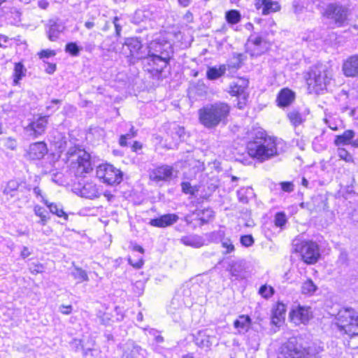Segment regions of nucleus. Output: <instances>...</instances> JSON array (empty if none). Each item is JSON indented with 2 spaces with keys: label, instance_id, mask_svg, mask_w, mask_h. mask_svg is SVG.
Wrapping results in <instances>:
<instances>
[{
  "label": "nucleus",
  "instance_id": "nucleus-1",
  "mask_svg": "<svg viewBox=\"0 0 358 358\" xmlns=\"http://www.w3.org/2000/svg\"><path fill=\"white\" fill-rule=\"evenodd\" d=\"M248 155L263 162L278 155L275 139L267 136L265 131H257L253 139L248 143Z\"/></svg>",
  "mask_w": 358,
  "mask_h": 358
},
{
  "label": "nucleus",
  "instance_id": "nucleus-2",
  "mask_svg": "<svg viewBox=\"0 0 358 358\" xmlns=\"http://www.w3.org/2000/svg\"><path fill=\"white\" fill-rule=\"evenodd\" d=\"M231 108L224 102L207 104L198 110L200 123L207 129H214L220 123H226Z\"/></svg>",
  "mask_w": 358,
  "mask_h": 358
},
{
  "label": "nucleus",
  "instance_id": "nucleus-3",
  "mask_svg": "<svg viewBox=\"0 0 358 358\" xmlns=\"http://www.w3.org/2000/svg\"><path fill=\"white\" fill-rule=\"evenodd\" d=\"M331 71L326 65L318 64L312 66L307 73L306 83L311 92L320 94L331 79Z\"/></svg>",
  "mask_w": 358,
  "mask_h": 358
},
{
  "label": "nucleus",
  "instance_id": "nucleus-4",
  "mask_svg": "<svg viewBox=\"0 0 358 358\" xmlns=\"http://www.w3.org/2000/svg\"><path fill=\"white\" fill-rule=\"evenodd\" d=\"M334 324L340 332L353 336L358 334V313L353 308H344L335 315Z\"/></svg>",
  "mask_w": 358,
  "mask_h": 358
},
{
  "label": "nucleus",
  "instance_id": "nucleus-5",
  "mask_svg": "<svg viewBox=\"0 0 358 358\" xmlns=\"http://www.w3.org/2000/svg\"><path fill=\"white\" fill-rule=\"evenodd\" d=\"M67 162L71 163L72 169H75L76 175L84 176L92 171L90 155L85 150L74 146L70 148L67 152Z\"/></svg>",
  "mask_w": 358,
  "mask_h": 358
},
{
  "label": "nucleus",
  "instance_id": "nucleus-6",
  "mask_svg": "<svg viewBox=\"0 0 358 358\" xmlns=\"http://www.w3.org/2000/svg\"><path fill=\"white\" fill-rule=\"evenodd\" d=\"M293 252L299 253L302 260L308 264L316 263L320 257L318 245L311 241H304L294 243L293 245Z\"/></svg>",
  "mask_w": 358,
  "mask_h": 358
},
{
  "label": "nucleus",
  "instance_id": "nucleus-7",
  "mask_svg": "<svg viewBox=\"0 0 358 358\" xmlns=\"http://www.w3.org/2000/svg\"><path fill=\"white\" fill-rule=\"evenodd\" d=\"M279 358H319L317 354H311L296 343L295 338H290L280 348Z\"/></svg>",
  "mask_w": 358,
  "mask_h": 358
},
{
  "label": "nucleus",
  "instance_id": "nucleus-8",
  "mask_svg": "<svg viewBox=\"0 0 358 358\" xmlns=\"http://www.w3.org/2000/svg\"><path fill=\"white\" fill-rule=\"evenodd\" d=\"M96 177L110 185L119 184L122 180V173L111 164H101L96 168Z\"/></svg>",
  "mask_w": 358,
  "mask_h": 358
},
{
  "label": "nucleus",
  "instance_id": "nucleus-9",
  "mask_svg": "<svg viewBox=\"0 0 358 358\" xmlns=\"http://www.w3.org/2000/svg\"><path fill=\"white\" fill-rule=\"evenodd\" d=\"M349 13L348 7L338 3H331L327 6L323 15L332 20L338 27H341L348 20Z\"/></svg>",
  "mask_w": 358,
  "mask_h": 358
},
{
  "label": "nucleus",
  "instance_id": "nucleus-10",
  "mask_svg": "<svg viewBox=\"0 0 358 358\" xmlns=\"http://www.w3.org/2000/svg\"><path fill=\"white\" fill-rule=\"evenodd\" d=\"M124 45L127 46L129 50L130 59H143L146 57L148 51L146 48L143 49L141 41L138 38H127Z\"/></svg>",
  "mask_w": 358,
  "mask_h": 358
},
{
  "label": "nucleus",
  "instance_id": "nucleus-11",
  "mask_svg": "<svg viewBox=\"0 0 358 358\" xmlns=\"http://www.w3.org/2000/svg\"><path fill=\"white\" fill-rule=\"evenodd\" d=\"M49 115H40L24 127L26 133L34 138L44 134L48 123Z\"/></svg>",
  "mask_w": 358,
  "mask_h": 358
},
{
  "label": "nucleus",
  "instance_id": "nucleus-12",
  "mask_svg": "<svg viewBox=\"0 0 358 358\" xmlns=\"http://www.w3.org/2000/svg\"><path fill=\"white\" fill-rule=\"evenodd\" d=\"M289 317L295 324H304L312 317L311 308L308 306H298L291 310Z\"/></svg>",
  "mask_w": 358,
  "mask_h": 358
},
{
  "label": "nucleus",
  "instance_id": "nucleus-13",
  "mask_svg": "<svg viewBox=\"0 0 358 358\" xmlns=\"http://www.w3.org/2000/svg\"><path fill=\"white\" fill-rule=\"evenodd\" d=\"M171 58H163L159 57L156 53H148L146 57L143 59L150 66V71H155L158 73H161L163 70L166 67L169 61Z\"/></svg>",
  "mask_w": 358,
  "mask_h": 358
},
{
  "label": "nucleus",
  "instance_id": "nucleus-14",
  "mask_svg": "<svg viewBox=\"0 0 358 358\" xmlns=\"http://www.w3.org/2000/svg\"><path fill=\"white\" fill-rule=\"evenodd\" d=\"M148 53H156L163 58H171L173 55L172 47L170 43H161L152 41L148 47Z\"/></svg>",
  "mask_w": 358,
  "mask_h": 358
},
{
  "label": "nucleus",
  "instance_id": "nucleus-15",
  "mask_svg": "<svg viewBox=\"0 0 358 358\" xmlns=\"http://www.w3.org/2000/svg\"><path fill=\"white\" fill-rule=\"evenodd\" d=\"M342 71L346 77L355 78L358 76V55L348 57L342 66Z\"/></svg>",
  "mask_w": 358,
  "mask_h": 358
},
{
  "label": "nucleus",
  "instance_id": "nucleus-16",
  "mask_svg": "<svg viewBox=\"0 0 358 358\" xmlns=\"http://www.w3.org/2000/svg\"><path fill=\"white\" fill-rule=\"evenodd\" d=\"M145 350L132 342H128L124 345L121 358H145Z\"/></svg>",
  "mask_w": 358,
  "mask_h": 358
},
{
  "label": "nucleus",
  "instance_id": "nucleus-17",
  "mask_svg": "<svg viewBox=\"0 0 358 358\" xmlns=\"http://www.w3.org/2000/svg\"><path fill=\"white\" fill-rule=\"evenodd\" d=\"M48 148L44 142H37L29 145L27 155L30 159H41L47 154Z\"/></svg>",
  "mask_w": 358,
  "mask_h": 358
},
{
  "label": "nucleus",
  "instance_id": "nucleus-18",
  "mask_svg": "<svg viewBox=\"0 0 358 358\" xmlns=\"http://www.w3.org/2000/svg\"><path fill=\"white\" fill-rule=\"evenodd\" d=\"M64 29V24L58 20H49L46 24V33L51 41H56Z\"/></svg>",
  "mask_w": 358,
  "mask_h": 358
},
{
  "label": "nucleus",
  "instance_id": "nucleus-19",
  "mask_svg": "<svg viewBox=\"0 0 358 358\" xmlns=\"http://www.w3.org/2000/svg\"><path fill=\"white\" fill-rule=\"evenodd\" d=\"M179 220L178 215L174 213H169L163 215L159 217L152 219L150 221V224L153 227L164 228L171 226L177 222Z\"/></svg>",
  "mask_w": 358,
  "mask_h": 358
},
{
  "label": "nucleus",
  "instance_id": "nucleus-20",
  "mask_svg": "<svg viewBox=\"0 0 358 358\" xmlns=\"http://www.w3.org/2000/svg\"><path fill=\"white\" fill-rule=\"evenodd\" d=\"M255 6L257 10H262V13L264 15L279 11L281 8L278 1L271 0H255Z\"/></svg>",
  "mask_w": 358,
  "mask_h": 358
},
{
  "label": "nucleus",
  "instance_id": "nucleus-21",
  "mask_svg": "<svg viewBox=\"0 0 358 358\" xmlns=\"http://www.w3.org/2000/svg\"><path fill=\"white\" fill-rule=\"evenodd\" d=\"M172 176L173 168L168 165H164L153 170L150 177L155 181H167L172 178Z\"/></svg>",
  "mask_w": 358,
  "mask_h": 358
},
{
  "label": "nucleus",
  "instance_id": "nucleus-22",
  "mask_svg": "<svg viewBox=\"0 0 358 358\" xmlns=\"http://www.w3.org/2000/svg\"><path fill=\"white\" fill-rule=\"evenodd\" d=\"M248 86V80L244 78H238L231 83L229 92L231 96H241L245 94V90Z\"/></svg>",
  "mask_w": 358,
  "mask_h": 358
},
{
  "label": "nucleus",
  "instance_id": "nucleus-23",
  "mask_svg": "<svg viewBox=\"0 0 358 358\" xmlns=\"http://www.w3.org/2000/svg\"><path fill=\"white\" fill-rule=\"evenodd\" d=\"M294 92L288 88H284L278 94L277 101L279 106L287 107L294 101Z\"/></svg>",
  "mask_w": 358,
  "mask_h": 358
},
{
  "label": "nucleus",
  "instance_id": "nucleus-24",
  "mask_svg": "<svg viewBox=\"0 0 358 358\" xmlns=\"http://www.w3.org/2000/svg\"><path fill=\"white\" fill-rule=\"evenodd\" d=\"M181 243L186 246L194 248H199L204 245L205 241L203 238L197 234H189L183 236L180 239Z\"/></svg>",
  "mask_w": 358,
  "mask_h": 358
},
{
  "label": "nucleus",
  "instance_id": "nucleus-25",
  "mask_svg": "<svg viewBox=\"0 0 358 358\" xmlns=\"http://www.w3.org/2000/svg\"><path fill=\"white\" fill-rule=\"evenodd\" d=\"M80 194L83 197L90 199L98 198L100 196L96 185L92 182L85 183L80 189Z\"/></svg>",
  "mask_w": 358,
  "mask_h": 358
},
{
  "label": "nucleus",
  "instance_id": "nucleus-26",
  "mask_svg": "<svg viewBox=\"0 0 358 358\" xmlns=\"http://www.w3.org/2000/svg\"><path fill=\"white\" fill-rule=\"evenodd\" d=\"M230 273L236 279H243L246 277L245 263L243 261L234 262L231 264Z\"/></svg>",
  "mask_w": 358,
  "mask_h": 358
},
{
  "label": "nucleus",
  "instance_id": "nucleus-27",
  "mask_svg": "<svg viewBox=\"0 0 358 358\" xmlns=\"http://www.w3.org/2000/svg\"><path fill=\"white\" fill-rule=\"evenodd\" d=\"M213 336L206 335L205 333L199 331L196 336L194 342L200 348H209L213 345Z\"/></svg>",
  "mask_w": 358,
  "mask_h": 358
},
{
  "label": "nucleus",
  "instance_id": "nucleus-28",
  "mask_svg": "<svg viewBox=\"0 0 358 358\" xmlns=\"http://www.w3.org/2000/svg\"><path fill=\"white\" fill-rule=\"evenodd\" d=\"M226 71L227 66L224 64L220 65L218 68L216 66L208 67L206 71V77L210 80H214L222 77Z\"/></svg>",
  "mask_w": 358,
  "mask_h": 358
},
{
  "label": "nucleus",
  "instance_id": "nucleus-29",
  "mask_svg": "<svg viewBox=\"0 0 358 358\" xmlns=\"http://www.w3.org/2000/svg\"><path fill=\"white\" fill-rule=\"evenodd\" d=\"M285 305L282 303H278L273 310L272 322L277 325L285 317Z\"/></svg>",
  "mask_w": 358,
  "mask_h": 358
},
{
  "label": "nucleus",
  "instance_id": "nucleus-30",
  "mask_svg": "<svg viewBox=\"0 0 358 358\" xmlns=\"http://www.w3.org/2000/svg\"><path fill=\"white\" fill-rule=\"evenodd\" d=\"M262 41V38L260 36H254L253 35L250 36L248 41V45L250 48L253 46V48L252 49V51L253 52L252 53V55H259L264 52L263 49L259 48Z\"/></svg>",
  "mask_w": 358,
  "mask_h": 358
},
{
  "label": "nucleus",
  "instance_id": "nucleus-31",
  "mask_svg": "<svg viewBox=\"0 0 358 358\" xmlns=\"http://www.w3.org/2000/svg\"><path fill=\"white\" fill-rule=\"evenodd\" d=\"M251 319L248 315H242L234 321V327L239 329V332L247 331L250 328Z\"/></svg>",
  "mask_w": 358,
  "mask_h": 358
},
{
  "label": "nucleus",
  "instance_id": "nucleus-32",
  "mask_svg": "<svg viewBox=\"0 0 358 358\" xmlns=\"http://www.w3.org/2000/svg\"><path fill=\"white\" fill-rule=\"evenodd\" d=\"M20 186V183L15 180H9L3 190V194L7 196V199L15 196Z\"/></svg>",
  "mask_w": 358,
  "mask_h": 358
},
{
  "label": "nucleus",
  "instance_id": "nucleus-33",
  "mask_svg": "<svg viewBox=\"0 0 358 358\" xmlns=\"http://www.w3.org/2000/svg\"><path fill=\"white\" fill-rule=\"evenodd\" d=\"M355 133L352 130H346L342 135L336 136L334 143L336 145H348L350 143Z\"/></svg>",
  "mask_w": 358,
  "mask_h": 358
},
{
  "label": "nucleus",
  "instance_id": "nucleus-34",
  "mask_svg": "<svg viewBox=\"0 0 358 358\" xmlns=\"http://www.w3.org/2000/svg\"><path fill=\"white\" fill-rule=\"evenodd\" d=\"M287 115L292 124L294 127L301 124L305 121L303 115L296 109H292L287 113Z\"/></svg>",
  "mask_w": 358,
  "mask_h": 358
},
{
  "label": "nucleus",
  "instance_id": "nucleus-35",
  "mask_svg": "<svg viewBox=\"0 0 358 358\" xmlns=\"http://www.w3.org/2000/svg\"><path fill=\"white\" fill-rule=\"evenodd\" d=\"M317 289V286L310 279H308L302 283L301 292L303 294L311 296Z\"/></svg>",
  "mask_w": 358,
  "mask_h": 358
},
{
  "label": "nucleus",
  "instance_id": "nucleus-36",
  "mask_svg": "<svg viewBox=\"0 0 358 358\" xmlns=\"http://www.w3.org/2000/svg\"><path fill=\"white\" fill-rule=\"evenodd\" d=\"M225 19L228 23L235 24L241 21V15L237 10H230L225 13Z\"/></svg>",
  "mask_w": 358,
  "mask_h": 358
},
{
  "label": "nucleus",
  "instance_id": "nucleus-37",
  "mask_svg": "<svg viewBox=\"0 0 358 358\" xmlns=\"http://www.w3.org/2000/svg\"><path fill=\"white\" fill-rule=\"evenodd\" d=\"M26 69H24L23 64L20 62L15 63L14 68V80L13 82L15 85H17L20 80L25 75Z\"/></svg>",
  "mask_w": 358,
  "mask_h": 358
},
{
  "label": "nucleus",
  "instance_id": "nucleus-38",
  "mask_svg": "<svg viewBox=\"0 0 358 358\" xmlns=\"http://www.w3.org/2000/svg\"><path fill=\"white\" fill-rule=\"evenodd\" d=\"M71 275L76 280H78L79 282L89 280L87 272L78 266H74V269L71 272Z\"/></svg>",
  "mask_w": 358,
  "mask_h": 358
},
{
  "label": "nucleus",
  "instance_id": "nucleus-39",
  "mask_svg": "<svg viewBox=\"0 0 358 358\" xmlns=\"http://www.w3.org/2000/svg\"><path fill=\"white\" fill-rule=\"evenodd\" d=\"M197 216L199 217V220L201 221V224H204L214 216V212L211 209H204L197 213Z\"/></svg>",
  "mask_w": 358,
  "mask_h": 358
},
{
  "label": "nucleus",
  "instance_id": "nucleus-40",
  "mask_svg": "<svg viewBox=\"0 0 358 358\" xmlns=\"http://www.w3.org/2000/svg\"><path fill=\"white\" fill-rule=\"evenodd\" d=\"M45 203L52 213L55 214L60 217H64L65 220H67L68 215L64 213L62 208H59V206L53 203H48L46 202Z\"/></svg>",
  "mask_w": 358,
  "mask_h": 358
},
{
  "label": "nucleus",
  "instance_id": "nucleus-41",
  "mask_svg": "<svg viewBox=\"0 0 358 358\" xmlns=\"http://www.w3.org/2000/svg\"><path fill=\"white\" fill-rule=\"evenodd\" d=\"M34 210L35 215L38 216L41 218L39 223H41L42 225H45L46 222L48 220V218L46 216V214H47L46 210L40 206H36L34 207Z\"/></svg>",
  "mask_w": 358,
  "mask_h": 358
},
{
  "label": "nucleus",
  "instance_id": "nucleus-42",
  "mask_svg": "<svg viewBox=\"0 0 358 358\" xmlns=\"http://www.w3.org/2000/svg\"><path fill=\"white\" fill-rule=\"evenodd\" d=\"M81 48L78 46L76 43H69L66 45L65 50L66 52L71 54L72 56H78L80 51Z\"/></svg>",
  "mask_w": 358,
  "mask_h": 358
},
{
  "label": "nucleus",
  "instance_id": "nucleus-43",
  "mask_svg": "<svg viewBox=\"0 0 358 358\" xmlns=\"http://www.w3.org/2000/svg\"><path fill=\"white\" fill-rule=\"evenodd\" d=\"M276 227H282L287 222L286 215L283 212L277 213L274 220Z\"/></svg>",
  "mask_w": 358,
  "mask_h": 358
},
{
  "label": "nucleus",
  "instance_id": "nucleus-44",
  "mask_svg": "<svg viewBox=\"0 0 358 358\" xmlns=\"http://www.w3.org/2000/svg\"><path fill=\"white\" fill-rule=\"evenodd\" d=\"M259 293L265 299L271 297L274 293V289L272 287L262 285L259 290Z\"/></svg>",
  "mask_w": 358,
  "mask_h": 358
},
{
  "label": "nucleus",
  "instance_id": "nucleus-45",
  "mask_svg": "<svg viewBox=\"0 0 358 358\" xmlns=\"http://www.w3.org/2000/svg\"><path fill=\"white\" fill-rule=\"evenodd\" d=\"M182 190L185 194H189L194 195L197 189L195 186H192L189 182H183L181 184Z\"/></svg>",
  "mask_w": 358,
  "mask_h": 358
},
{
  "label": "nucleus",
  "instance_id": "nucleus-46",
  "mask_svg": "<svg viewBox=\"0 0 358 358\" xmlns=\"http://www.w3.org/2000/svg\"><path fill=\"white\" fill-rule=\"evenodd\" d=\"M222 246L225 248L226 250L223 252L224 255L229 254L234 251L235 248L230 239L222 240Z\"/></svg>",
  "mask_w": 358,
  "mask_h": 358
},
{
  "label": "nucleus",
  "instance_id": "nucleus-47",
  "mask_svg": "<svg viewBox=\"0 0 358 358\" xmlns=\"http://www.w3.org/2000/svg\"><path fill=\"white\" fill-rule=\"evenodd\" d=\"M338 157L347 162H352V155L344 148L338 149Z\"/></svg>",
  "mask_w": 358,
  "mask_h": 358
},
{
  "label": "nucleus",
  "instance_id": "nucleus-48",
  "mask_svg": "<svg viewBox=\"0 0 358 358\" xmlns=\"http://www.w3.org/2000/svg\"><path fill=\"white\" fill-rule=\"evenodd\" d=\"M241 243L245 247H250L253 245L255 241L252 235H244L241 237Z\"/></svg>",
  "mask_w": 358,
  "mask_h": 358
},
{
  "label": "nucleus",
  "instance_id": "nucleus-49",
  "mask_svg": "<svg viewBox=\"0 0 358 358\" xmlns=\"http://www.w3.org/2000/svg\"><path fill=\"white\" fill-rule=\"evenodd\" d=\"M248 190V189L242 188L237 192L238 199L240 202L243 203H247L248 202V199L246 196V192Z\"/></svg>",
  "mask_w": 358,
  "mask_h": 358
},
{
  "label": "nucleus",
  "instance_id": "nucleus-50",
  "mask_svg": "<svg viewBox=\"0 0 358 358\" xmlns=\"http://www.w3.org/2000/svg\"><path fill=\"white\" fill-rule=\"evenodd\" d=\"M4 145L7 148L13 150L15 149V148L17 146V143H16V141H15V139L9 137V138H7L5 139Z\"/></svg>",
  "mask_w": 358,
  "mask_h": 358
},
{
  "label": "nucleus",
  "instance_id": "nucleus-51",
  "mask_svg": "<svg viewBox=\"0 0 358 358\" xmlns=\"http://www.w3.org/2000/svg\"><path fill=\"white\" fill-rule=\"evenodd\" d=\"M43 268H44V267L42 264H31L29 268V270L31 273L37 274V273H42L43 271Z\"/></svg>",
  "mask_w": 358,
  "mask_h": 358
},
{
  "label": "nucleus",
  "instance_id": "nucleus-52",
  "mask_svg": "<svg viewBox=\"0 0 358 358\" xmlns=\"http://www.w3.org/2000/svg\"><path fill=\"white\" fill-rule=\"evenodd\" d=\"M280 186L282 189L286 192H291L294 190V184L291 182H282Z\"/></svg>",
  "mask_w": 358,
  "mask_h": 358
},
{
  "label": "nucleus",
  "instance_id": "nucleus-53",
  "mask_svg": "<svg viewBox=\"0 0 358 358\" xmlns=\"http://www.w3.org/2000/svg\"><path fill=\"white\" fill-rule=\"evenodd\" d=\"M136 136V134L134 133L133 134H127L125 135H122L120 138V145L122 147L127 145V140L130 139L133 137Z\"/></svg>",
  "mask_w": 358,
  "mask_h": 358
},
{
  "label": "nucleus",
  "instance_id": "nucleus-54",
  "mask_svg": "<svg viewBox=\"0 0 358 358\" xmlns=\"http://www.w3.org/2000/svg\"><path fill=\"white\" fill-rule=\"evenodd\" d=\"M119 20V17L116 16L113 18V20L115 29V34L116 36L118 37L120 36L122 31V26L118 23Z\"/></svg>",
  "mask_w": 358,
  "mask_h": 358
},
{
  "label": "nucleus",
  "instance_id": "nucleus-55",
  "mask_svg": "<svg viewBox=\"0 0 358 358\" xmlns=\"http://www.w3.org/2000/svg\"><path fill=\"white\" fill-rule=\"evenodd\" d=\"M56 55L54 50H44L39 53L40 58H48Z\"/></svg>",
  "mask_w": 358,
  "mask_h": 358
},
{
  "label": "nucleus",
  "instance_id": "nucleus-56",
  "mask_svg": "<svg viewBox=\"0 0 358 358\" xmlns=\"http://www.w3.org/2000/svg\"><path fill=\"white\" fill-rule=\"evenodd\" d=\"M59 311L64 315H69L72 311V306L62 305L59 308Z\"/></svg>",
  "mask_w": 358,
  "mask_h": 358
},
{
  "label": "nucleus",
  "instance_id": "nucleus-57",
  "mask_svg": "<svg viewBox=\"0 0 358 358\" xmlns=\"http://www.w3.org/2000/svg\"><path fill=\"white\" fill-rule=\"evenodd\" d=\"M175 134L177 135L179 138H183L185 134V129L183 127L177 126L174 128Z\"/></svg>",
  "mask_w": 358,
  "mask_h": 358
},
{
  "label": "nucleus",
  "instance_id": "nucleus-58",
  "mask_svg": "<svg viewBox=\"0 0 358 358\" xmlns=\"http://www.w3.org/2000/svg\"><path fill=\"white\" fill-rule=\"evenodd\" d=\"M128 262L133 267L136 268H141L143 264V262L141 259L136 262H133L132 259L131 258H129Z\"/></svg>",
  "mask_w": 358,
  "mask_h": 358
},
{
  "label": "nucleus",
  "instance_id": "nucleus-59",
  "mask_svg": "<svg viewBox=\"0 0 358 358\" xmlns=\"http://www.w3.org/2000/svg\"><path fill=\"white\" fill-rule=\"evenodd\" d=\"M292 7L295 13L301 12L303 8V6L299 4V2L297 0L293 1Z\"/></svg>",
  "mask_w": 358,
  "mask_h": 358
},
{
  "label": "nucleus",
  "instance_id": "nucleus-60",
  "mask_svg": "<svg viewBox=\"0 0 358 358\" xmlns=\"http://www.w3.org/2000/svg\"><path fill=\"white\" fill-rule=\"evenodd\" d=\"M196 164L193 168L194 173H196L198 171H202L203 169V164L200 162H196Z\"/></svg>",
  "mask_w": 358,
  "mask_h": 358
},
{
  "label": "nucleus",
  "instance_id": "nucleus-61",
  "mask_svg": "<svg viewBox=\"0 0 358 358\" xmlns=\"http://www.w3.org/2000/svg\"><path fill=\"white\" fill-rule=\"evenodd\" d=\"M8 41V38L4 35L0 34V47L6 48V43Z\"/></svg>",
  "mask_w": 358,
  "mask_h": 358
},
{
  "label": "nucleus",
  "instance_id": "nucleus-62",
  "mask_svg": "<svg viewBox=\"0 0 358 358\" xmlns=\"http://www.w3.org/2000/svg\"><path fill=\"white\" fill-rule=\"evenodd\" d=\"M56 70V64H48V66L45 69V71L49 74H52Z\"/></svg>",
  "mask_w": 358,
  "mask_h": 358
},
{
  "label": "nucleus",
  "instance_id": "nucleus-63",
  "mask_svg": "<svg viewBox=\"0 0 358 358\" xmlns=\"http://www.w3.org/2000/svg\"><path fill=\"white\" fill-rule=\"evenodd\" d=\"M38 6L42 9H46L49 6V3L46 0H40L38 2Z\"/></svg>",
  "mask_w": 358,
  "mask_h": 358
},
{
  "label": "nucleus",
  "instance_id": "nucleus-64",
  "mask_svg": "<svg viewBox=\"0 0 358 358\" xmlns=\"http://www.w3.org/2000/svg\"><path fill=\"white\" fill-rule=\"evenodd\" d=\"M142 148V144L138 141H135L132 145V150L136 152Z\"/></svg>",
  "mask_w": 358,
  "mask_h": 358
}]
</instances>
